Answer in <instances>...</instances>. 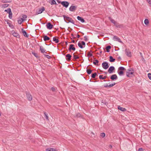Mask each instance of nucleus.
Segmentation results:
<instances>
[{
  "instance_id": "nucleus-1",
  "label": "nucleus",
  "mask_w": 151,
  "mask_h": 151,
  "mask_svg": "<svg viewBox=\"0 0 151 151\" xmlns=\"http://www.w3.org/2000/svg\"><path fill=\"white\" fill-rule=\"evenodd\" d=\"M134 70L132 68L129 69L126 72V76L128 77H132L133 76Z\"/></svg>"
},
{
  "instance_id": "nucleus-2",
  "label": "nucleus",
  "mask_w": 151,
  "mask_h": 151,
  "mask_svg": "<svg viewBox=\"0 0 151 151\" xmlns=\"http://www.w3.org/2000/svg\"><path fill=\"white\" fill-rule=\"evenodd\" d=\"M63 17L64 19H65L66 20L68 21L69 22H70L73 24H75L74 21L71 18L69 17H68L65 15H63Z\"/></svg>"
},
{
  "instance_id": "nucleus-3",
  "label": "nucleus",
  "mask_w": 151,
  "mask_h": 151,
  "mask_svg": "<svg viewBox=\"0 0 151 151\" xmlns=\"http://www.w3.org/2000/svg\"><path fill=\"white\" fill-rule=\"evenodd\" d=\"M102 66L104 69H107L109 68V65L108 63L107 62L105 61L102 63Z\"/></svg>"
},
{
  "instance_id": "nucleus-4",
  "label": "nucleus",
  "mask_w": 151,
  "mask_h": 151,
  "mask_svg": "<svg viewBox=\"0 0 151 151\" xmlns=\"http://www.w3.org/2000/svg\"><path fill=\"white\" fill-rule=\"evenodd\" d=\"M125 52L126 54L129 57H131L132 55L131 52L129 51V49H126L125 50Z\"/></svg>"
},
{
  "instance_id": "nucleus-5",
  "label": "nucleus",
  "mask_w": 151,
  "mask_h": 151,
  "mask_svg": "<svg viewBox=\"0 0 151 151\" xmlns=\"http://www.w3.org/2000/svg\"><path fill=\"white\" fill-rule=\"evenodd\" d=\"M61 4L63 6L67 8L69 5V3L66 1H63L62 2Z\"/></svg>"
},
{
  "instance_id": "nucleus-6",
  "label": "nucleus",
  "mask_w": 151,
  "mask_h": 151,
  "mask_svg": "<svg viewBox=\"0 0 151 151\" xmlns=\"http://www.w3.org/2000/svg\"><path fill=\"white\" fill-rule=\"evenodd\" d=\"M115 70L114 67L113 66H110L108 70V72L111 74L113 73V71Z\"/></svg>"
},
{
  "instance_id": "nucleus-7",
  "label": "nucleus",
  "mask_w": 151,
  "mask_h": 151,
  "mask_svg": "<svg viewBox=\"0 0 151 151\" xmlns=\"http://www.w3.org/2000/svg\"><path fill=\"white\" fill-rule=\"evenodd\" d=\"M27 97L29 101H31L32 99V96L31 94L29 92H26Z\"/></svg>"
},
{
  "instance_id": "nucleus-8",
  "label": "nucleus",
  "mask_w": 151,
  "mask_h": 151,
  "mask_svg": "<svg viewBox=\"0 0 151 151\" xmlns=\"http://www.w3.org/2000/svg\"><path fill=\"white\" fill-rule=\"evenodd\" d=\"M113 39L114 41H118V42L121 43H122V42L121 41L120 39L116 36H114L113 37Z\"/></svg>"
},
{
  "instance_id": "nucleus-9",
  "label": "nucleus",
  "mask_w": 151,
  "mask_h": 151,
  "mask_svg": "<svg viewBox=\"0 0 151 151\" xmlns=\"http://www.w3.org/2000/svg\"><path fill=\"white\" fill-rule=\"evenodd\" d=\"M53 25L50 22L47 23L46 24L47 28L49 29H51L53 27Z\"/></svg>"
},
{
  "instance_id": "nucleus-10",
  "label": "nucleus",
  "mask_w": 151,
  "mask_h": 151,
  "mask_svg": "<svg viewBox=\"0 0 151 151\" xmlns=\"http://www.w3.org/2000/svg\"><path fill=\"white\" fill-rule=\"evenodd\" d=\"M77 7L74 6H71L69 8V10L71 12H74L76 10Z\"/></svg>"
},
{
  "instance_id": "nucleus-11",
  "label": "nucleus",
  "mask_w": 151,
  "mask_h": 151,
  "mask_svg": "<svg viewBox=\"0 0 151 151\" xmlns=\"http://www.w3.org/2000/svg\"><path fill=\"white\" fill-rule=\"evenodd\" d=\"M110 78L111 80L114 81L117 79L118 77L116 74H114L111 76Z\"/></svg>"
},
{
  "instance_id": "nucleus-12",
  "label": "nucleus",
  "mask_w": 151,
  "mask_h": 151,
  "mask_svg": "<svg viewBox=\"0 0 151 151\" xmlns=\"http://www.w3.org/2000/svg\"><path fill=\"white\" fill-rule=\"evenodd\" d=\"M40 51L42 53H44L46 52H45L46 50L45 49V48L42 46H40Z\"/></svg>"
},
{
  "instance_id": "nucleus-13",
  "label": "nucleus",
  "mask_w": 151,
  "mask_h": 151,
  "mask_svg": "<svg viewBox=\"0 0 151 151\" xmlns=\"http://www.w3.org/2000/svg\"><path fill=\"white\" fill-rule=\"evenodd\" d=\"M74 45L73 44H71L69 48L68 49V50L69 51H71V50H72L73 51H75L76 50V48L75 47H74L73 46Z\"/></svg>"
},
{
  "instance_id": "nucleus-14",
  "label": "nucleus",
  "mask_w": 151,
  "mask_h": 151,
  "mask_svg": "<svg viewBox=\"0 0 151 151\" xmlns=\"http://www.w3.org/2000/svg\"><path fill=\"white\" fill-rule=\"evenodd\" d=\"M45 10V8L42 7L41 9H40L37 12V14H39L42 13Z\"/></svg>"
},
{
  "instance_id": "nucleus-15",
  "label": "nucleus",
  "mask_w": 151,
  "mask_h": 151,
  "mask_svg": "<svg viewBox=\"0 0 151 151\" xmlns=\"http://www.w3.org/2000/svg\"><path fill=\"white\" fill-rule=\"evenodd\" d=\"M22 31L23 34L24 36L26 37H28L29 35L27 34V32L25 30H24L23 29H22Z\"/></svg>"
},
{
  "instance_id": "nucleus-16",
  "label": "nucleus",
  "mask_w": 151,
  "mask_h": 151,
  "mask_svg": "<svg viewBox=\"0 0 151 151\" xmlns=\"http://www.w3.org/2000/svg\"><path fill=\"white\" fill-rule=\"evenodd\" d=\"M71 56L69 54H67L66 55V59L68 61H70L71 59Z\"/></svg>"
},
{
  "instance_id": "nucleus-17",
  "label": "nucleus",
  "mask_w": 151,
  "mask_h": 151,
  "mask_svg": "<svg viewBox=\"0 0 151 151\" xmlns=\"http://www.w3.org/2000/svg\"><path fill=\"white\" fill-rule=\"evenodd\" d=\"M77 19L78 20L81 21L82 23H83L85 22V20L83 18L79 16L77 17Z\"/></svg>"
},
{
  "instance_id": "nucleus-18",
  "label": "nucleus",
  "mask_w": 151,
  "mask_h": 151,
  "mask_svg": "<svg viewBox=\"0 0 151 151\" xmlns=\"http://www.w3.org/2000/svg\"><path fill=\"white\" fill-rule=\"evenodd\" d=\"M115 84L116 83H114L110 84L109 85H108L107 84H105L104 85V86L105 88L111 87L114 86Z\"/></svg>"
},
{
  "instance_id": "nucleus-19",
  "label": "nucleus",
  "mask_w": 151,
  "mask_h": 151,
  "mask_svg": "<svg viewBox=\"0 0 151 151\" xmlns=\"http://www.w3.org/2000/svg\"><path fill=\"white\" fill-rule=\"evenodd\" d=\"M109 19L110 20V21H111V22L112 23L114 24V25L117 22H116V21H115L114 19H112L111 17H109Z\"/></svg>"
},
{
  "instance_id": "nucleus-20",
  "label": "nucleus",
  "mask_w": 151,
  "mask_h": 151,
  "mask_svg": "<svg viewBox=\"0 0 151 151\" xmlns=\"http://www.w3.org/2000/svg\"><path fill=\"white\" fill-rule=\"evenodd\" d=\"M118 108L119 109L122 111H126V109L125 108L121 107L120 106H118Z\"/></svg>"
},
{
  "instance_id": "nucleus-21",
  "label": "nucleus",
  "mask_w": 151,
  "mask_h": 151,
  "mask_svg": "<svg viewBox=\"0 0 151 151\" xmlns=\"http://www.w3.org/2000/svg\"><path fill=\"white\" fill-rule=\"evenodd\" d=\"M50 39V38L46 35H45L43 37V40L44 41L49 40Z\"/></svg>"
},
{
  "instance_id": "nucleus-22",
  "label": "nucleus",
  "mask_w": 151,
  "mask_h": 151,
  "mask_svg": "<svg viewBox=\"0 0 151 151\" xmlns=\"http://www.w3.org/2000/svg\"><path fill=\"white\" fill-rule=\"evenodd\" d=\"M103 75H100L99 76V78L100 79L104 80L107 77V76H105L104 77H103Z\"/></svg>"
},
{
  "instance_id": "nucleus-23",
  "label": "nucleus",
  "mask_w": 151,
  "mask_h": 151,
  "mask_svg": "<svg viewBox=\"0 0 151 151\" xmlns=\"http://www.w3.org/2000/svg\"><path fill=\"white\" fill-rule=\"evenodd\" d=\"M111 48V47L110 45H108L107 46L106 48V52H109L110 51L109 49H110Z\"/></svg>"
},
{
  "instance_id": "nucleus-24",
  "label": "nucleus",
  "mask_w": 151,
  "mask_h": 151,
  "mask_svg": "<svg viewBox=\"0 0 151 151\" xmlns=\"http://www.w3.org/2000/svg\"><path fill=\"white\" fill-rule=\"evenodd\" d=\"M109 61L111 62H114L115 60V59L114 58H113V57L111 56H110L109 57Z\"/></svg>"
},
{
  "instance_id": "nucleus-25",
  "label": "nucleus",
  "mask_w": 151,
  "mask_h": 151,
  "mask_svg": "<svg viewBox=\"0 0 151 151\" xmlns=\"http://www.w3.org/2000/svg\"><path fill=\"white\" fill-rule=\"evenodd\" d=\"M53 40L55 41L56 43H58L59 42V40L57 39L55 37H54L53 38Z\"/></svg>"
},
{
  "instance_id": "nucleus-26",
  "label": "nucleus",
  "mask_w": 151,
  "mask_h": 151,
  "mask_svg": "<svg viewBox=\"0 0 151 151\" xmlns=\"http://www.w3.org/2000/svg\"><path fill=\"white\" fill-rule=\"evenodd\" d=\"M46 151H57L54 148H48L46 149Z\"/></svg>"
},
{
  "instance_id": "nucleus-27",
  "label": "nucleus",
  "mask_w": 151,
  "mask_h": 151,
  "mask_svg": "<svg viewBox=\"0 0 151 151\" xmlns=\"http://www.w3.org/2000/svg\"><path fill=\"white\" fill-rule=\"evenodd\" d=\"M0 1L4 3L11 2L12 1L11 0L8 1V0H0Z\"/></svg>"
},
{
  "instance_id": "nucleus-28",
  "label": "nucleus",
  "mask_w": 151,
  "mask_h": 151,
  "mask_svg": "<svg viewBox=\"0 0 151 151\" xmlns=\"http://www.w3.org/2000/svg\"><path fill=\"white\" fill-rule=\"evenodd\" d=\"M13 35L14 37H19V34L18 33L15 32L13 33Z\"/></svg>"
},
{
  "instance_id": "nucleus-29",
  "label": "nucleus",
  "mask_w": 151,
  "mask_h": 151,
  "mask_svg": "<svg viewBox=\"0 0 151 151\" xmlns=\"http://www.w3.org/2000/svg\"><path fill=\"white\" fill-rule=\"evenodd\" d=\"M27 18V16L26 15L24 14L22 15V18L21 19H24V21L26 19V18Z\"/></svg>"
},
{
  "instance_id": "nucleus-30",
  "label": "nucleus",
  "mask_w": 151,
  "mask_h": 151,
  "mask_svg": "<svg viewBox=\"0 0 151 151\" xmlns=\"http://www.w3.org/2000/svg\"><path fill=\"white\" fill-rule=\"evenodd\" d=\"M44 114L45 115V117L46 119L47 120H49V117L48 116L46 112H44Z\"/></svg>"
},
{
  "instance_id": "nucleus-31",
  "label": "nucleus",
  "mask_w": 151,
  "mask_h": 151,
  "mask_svg": "<svg viewBox=\"0 0 151 151\" xmlns=\"http://www.w3.org/2000/svg\"><path fill=\"white\" fill-rule=\"evenodd\" d=\"M75 53H73V57L74 59L75 60H76L77 59H78L79 58V57L77 55H75Z\"/></svg>"
},
{
  "instance_id": "nucleus-32",
  "label": "nucleus",
  "mask_w": 151,
  "mask_h": 151,
  "mask_svg": "<svg viewBox=\"0 0 151 151\" xmlns=\"http://www.w3.org/2000/svg\"><path fill=\"white\" fill-rule=\"evenodd\" d=\"M86 72L88 74H90L92 72V70L87 68Z\"/></svg>"
},
{
  "instance_id": "nucleus-33",
  "label": "nucleus",
  "mask_w": 151,
  "mask_h": 151,
  "mask_svg": "<svg viewBox=\"0 0 151 151\" xmlns=\"http://www.w3.org/2000/svg\"><path fill=\"white\" fill-rule=\"evenodd\" d=\"M115 26L117 28H120L121 27V25H120L119 23L116 22L115 25Z\"/></svg>"
},
{
  "instance_id": "nucleus-34",
  "label": "nucleus",
  "mask_w": 151,
  "mask_h": 151,
  "mask_svg": "<svg viewBox=\"0 0 151 151\" xmlns=\"http://www.w3.org/2000/svg\"><path fill=\"white\" fill-rule=\"evenodd\" d=\"M118 69L120 71H123V70H125V69L124 67H120Z\"/></svg>"
},
{
  "instance_id": "nucleus-35",
  "label": "nucleus",
  "mask_w": 151,
  "mask_h": 151,
  "mask_svg": "<svg viewBox=\"0 0 151 151\" xmlns=\"http://www.w3.org/2000/svg\"><path fill=\"white\" fill-rule=\"evenodd\" d=\"M4 11L5 12H6L7 13H8L12 12L11 9L10 8H9L5 10Z\"/></svg>"
},
{
  "instance_id": "nucleus-36",
  "label": "nucleus",
  "mask_w": 151,
  "mask_h": 151,
  "mask_svg": "<svg viewBox=\"0 0 151 151\" xmlns=\"http://www.w3.org/2000/svg\"><path fill=\"white\" fill-rule=\"evenodd\" d=\"M97 75V73H93L91 74V77L93 78H94L96 77V76Z\"/></svg>"
},
{
  "instance_id": "nucleus-37",
  "label": "nucleus",
  "mask_w": 151,
  "mask_h": 151,
  "mask_svg": "<svg viewBox=\"0 0 151 151\" xmlns=\"http://www.w3.org/2000/svg\"><path fill=\"white\" fill-rule=\"evenodd\" d=\"M118 73L120 76H122L124 75L123 71H120L118 72Z\"/></svg>"
},
{
  "instance_id": "nucleus-38",
  "label": "nucleus",
  "mask_w": 151,
  "mask_h": 151,
  "mask_svg": "<svg viewBox=\"0 0 151 151\" xmlns=\"http://www.w3.org/2000/svg\"><path fill=\"white\" fill-rule=\"evenodd\" d=\"M91 52H92V51L91 50H90V52H89L87 54V55L89 57H92L93 56V55L92 54L90 53Z\"/></svg>"
},
{
  "instance_id": "nucleus-39",
  "label": "nucleus",
  "mask_w": 151,
  "mask_h": 151,
  "mask_svg": "<svg viewBox=\"0 0 151 151\" xmlns=\"http://www.w3.org/2000/svg\"><path fill=\"white\" fill-rule=\"evenodd\" d=\"M144 23L145 24L147 25L149 24V20L147 19H146L144 21Z\"/></svg>"
},
{
  "instance_id": "nucleus-40",
  "label": "nucleus",
  "mask_w": 151,
  "mask_h": 151,
  "mask_svg": "<svg viewBox=\"0 0 151 151\" xmlns=\"http://www.w3.org/2000/svg\"><path fill=\"white\" fill-rule=\"evenodd\" d=\"M78 45L81 48H83V47L82 45V43L79 42L78 43Z\"/></svg>"
},
{
  "instance_id": "nucleus-41",
  "label": "nucleus",
  "mask_w": 151,
  "mask_h": 151,
  "mask_svg": "<svg viewBox=\"0 0 151 151\" xmlns=\"http://www.w3.org/2000/svg\"><path fill=\"white\" fill-rule=\"evenodd\" d=\"M98 63L99 61L97 60H96L95 61L93 62V63L95 65H98L97 64Z\"/></svg>"
},
{
  "instance_id": "nucleus-42",
  "label": "nucleus",
  "mask_w": 151,
  "mask_h": 151,
  "mask_svg": "<svg viewBox=\"0 0 151 151\" xmlns=\"http://www.w3.org/2000/svg\"><path fill=\"white\" fill-rule=\"evenodd\" d=\"M102 105H107V102L105 100H103L102 101Z\"/></svg>"
},
{
  "instance_id": "nucleus-43",
  "label": "nucleus",
  "mask_w": 151,
  "mask_h": 151,
  "mask_svg": "<svg viewBox=\"0 0 151 151\" xmlns=\"http://www.w3.org/2000/svg\"><path fill=\"white\" fill-rule=\"evenodd\" d=\"M9 17L10 19H11L12 17V12H11L10 13H9Z\"/></svg>"
},
{
  "instance_id": "nucleus-44",
  "label": "nucleus",
  "mask_w": 151,
  "mask_h": 151,
  "mask_svg": "<svg viewBox=\"0 0 151 151\" xmlns=\"http://www.w3.org/2000/svg\"><path fill=\"white\" fill-rule=\"evenodd\" d=\"M24 21V19H21V20H19L18 21V23H19V24H22V22H23Z\"/></svg>"
},
{
  "instance_id": "nucleus-45",
  "label": "nucleus",
  "mask_w": 151,
  "mask_h": 151,
  "mask_svg": "<svg viewBox=\"0 0 151 151\" xmlns=\"http://www.w3.org/2000/svg\"><path fill=\"white\" fill-rule=\"evenodd\" d=\"M44 55L45 56V57L47 58L48 59H50L51 58V57L48 55L44 54Z\"/></svg>"
},
{
  "instance_id": "nucleus-46",
  "label": "nucleus",
  "mask_w": 151,
  "mask_h": 151,
  "mask_svg": "<svg viewBox=\"0 0 151 151\" xmlns=\"http://www.w3.org/2000/svg\"><path fill=\"white\" fill-rule=\"evenodd\" d=\"M9 5L8 4H4L2 5V7L3 8H5L8 7L9 6Z\"/></svg>"
},
{
  "instance_id": "nucleus-47",
  "label": "nucleus",
  "mask_w": 151,
  "mask_h": 151,
  "mask_svg": "<svg viewBox=\"0 0 151 151\" xmlns=\"http://www.w3.org/2000/svg\"><path fill=\"white\" fill-rule=\"evenodd\" d=\"M32 54L36 58H38V56L37 53L35 52H32Z\"/></svg>"
},
{
  "instance_id": "nucleus-48",
  "label": "nucleus",
  "mask_w": 151,
  "mask_h": 151,
  "mask_svg": "<svg viewBox=\"0 0 151 151\" xmlns=\"http://www.w3.org/2000/svg\"><path fill=\"white\" fill-rule=\"evenodd\" d=\"M100 135L102 137H104L105 136V134L104 133H101Z\"/></svg>"
},
{
  "instance_id": "nucleus-49",
  "label": "nucleus",
  "mask_w": 151,
  "mask_h": 151,
  "mask_svg": "<svg viewBox=\"0 0 151 151\" xmlns=\"http://www.w3.org/2000/svg\"><path fill=\"white\" fill-rule=\"evenodd\" d=\"M147 2L151 6V0H146Z\"/></svg>"
},
{
  "instance_id": "nucleus-50",
  "label": "nucleus",
  "mask_w": 151,
  "mask_h": 151,
  "mask_svg": "<svg viewBox=\"0 0 151 151\" xmlns=\"http://www.w3.org/2000/svg\"><path fill=\"white\" fill-rule=\"evenodd\" d=\"M148 78L151 80V73H149L148 74Z\"/></svg>"
},
{
  "instance_id": "nucleus-51",
  "label": "nucleus",
  "mask_w": 151,
  "mask_h": 151,
  "mask_svg": "<svg viewBox=\"0 0 151 151\" xmlns=\"http://www.w3.org/2000/svg\"><path fill=\"white\" fill-rule=\"evenodd\" d=\"M84 40L85 41H86L88 40V39L87 38V36H85L84 37Z\"/></svg>"
},
{
  "instance_id": "nucleus-52",
  "label": "nucleus",
  "mask_w": 151,
  "mask_h": 151,
  "mask_svg": "<svg viewBox=\"0 0 151 151\" xmlns=\"http://www.w3.org/2000/svg\"><path fill=\"white\" fill-rule=\"evenodd\" d=\"M81 115L79 113H77L76 115V116L77 117H80L81 116Z\"/></svg>"
},
{
  "instance_id": "nucleus-53",
  "label": "nucleus",
  "mask_w": 151,
  "mask_h": 151,
  "mask_svg": "<svg viewBox=\"0 0 151 151\" xmlns=\"http://www.w3.org/2000/svg\"><path fill=\"white\" fill-rule=\"evenodd\" d=\"M51 90L53 92H54L55 91V89L53 87H52L51 88Z\"/></svg>"
},
{
  "instance_id": "nucleus-54",
  "label": "nucleus",
  "mask_w": 151,
  "mask_h": 151,
  "mask_svg": "<svg viewBox=\"0 0 151 151\" xmlns=\"http://www.w3.org/2000/svg\"><path fill=\"white\" fill-rule=\"evenodd\" d=\"M81 43L82 45H84V46H85V43L84 41H82L81 42Z\"/></svg>"
},
{
  "instance_id": "nucleus-55",
  "label": "nucleus",
  "mask_w": 151,
  "mask_h": 151,
  "mask_svg": "<svg viewBox=\"0 0 151 151\" xmlns=\"http://www.w3.org/2000/svg\"><path fill=\"white\" fill-rule=\"evenodd\" d=\"M138 151H143V149L142 148H139L138 149Z\"/></svg>"
},
{
  "instance_id": "nucleus-56",
  "label": "nucleus",
  "mask_w": 151,
  "mask_h": 151,
  "mask_svg": "<svg viewBox=\"0 0 151 151\" xmlns=\"http://www.w3.org/2000/svg\"><path fill=\"white\" fill-rule=\"evenodd\" d=\"M57 1L59 4L61 3V4L62 2L59 0H57Z\"/></svg>"
},
{
  "instance_id": "nucleus-57",
  "label": "nucleus",
  "mask_w": 151,
  "mask_h": 151,
  "mask_svg": "<svg viewBox=\"0 0 151 151\" xmlns=\"http://www.w3.org/2000/svg\"><path fill=\"white\" fill-rule=\"evenodd\" d=\"M71 36H72V37H73V38H74H74H75V37H73V34H71Z\"/></svg>"
},
{
  "instance_id": "nucleus-58",
  "label": "nucleus",
  "mask_w": 151,
  "mask_h": 151,
  "mask_svg": "<svg viewBox=\"0 0 151 151\" xmlns=\"http://www.w3.org/2000/svg\"><path fill=\"white\" fill-rule=\"evenodd\" d=\"M77 37H78V38H79L80 37V36L79 35H77Z\"/></svg>"
},
{
  "instance_id": "nucleus-59",
  "label": "nucleus",
  "mask_w": 151,
  "mask_h": 151,
  "mask_svg": "<svg viewBox=\"0 0 151 151\" xmlns=\"http://www.w3.org/2000/svg\"><path fill=\"white\" fill-rule=\"evenodd\" d=\"M102 53V51H100V54H98V53H97V54H99H99H101Z\"/></svg>"
},
{
  "instance_id": "nucleus-60",
  "label": "nucleus",
  "mask_w": 151,
  "mask_h": 151,
  "mask_svg": "<svg viewBox=\"0 0 151 151\" xmlns=\"http://www.w3.org/2000/svg\"><path fill=\"white\" fill-rule=\"evenodd\" d=\"M75 41L74 40H73L72 41V42H73V43H75Z\"/></svg>"
},
{
  "instance_id": "nucleus-61",
  "label": "nucleus",
  "mask_w": 151,
  "mask_h": 151,
  "mask_svg": "<svg viewBox=\"0 0 151 151\" xmlns=\"http://www.w3.org/2000/svg\"><path fill=\"white\" fill-rule=\"evenodd\" d=\"M118 59H120V60H121V58L120 57H118Z\"/></svg>"
},
{
  "instance_id": "nucleus-62",
  "label": "nucleus",
  "mask_w": 151,
  "mask_h": 151,
  "mask_svg": "<svg viewBox=\"0 0 151 151\" xmlns=\"http://www.w3.org/2000/svg\"><path fill=\"white\" fill-rule=\"evenodd\" d=\"M65 43H66V45H68V42H65Z\"/></svg>"
},
{
  "instance_id": "nucleus-63",
  "label": "nucleus",
  "mask_w": 151,
  "mask_h": 151,
  "mask_svg": "<svg viewBox=\"0 0 151 151\" xmlns=\"http://www.w3.org/2000/svg\"><path fill=\"white\" fill-rule=\"evenodd\" d=\"M104 73H105L106 74H107V73L106 72H104Z\"/></svg>"
},
{
  "instance_id": "nucleus-64",
  "label": "nucleus",
  "mask_w": 151,
  "mask_h": 151,
  "mask_svg": "<svg viewBox=\"0 0 151 151\" xmlns=\"http://www.w3.org/2000/svg\"><path fill=\"white\" fill-rule=\"evenodd\" d=\"M140 55H142V53L141 52H140Z\"/></svg>"
}]
</instances>
